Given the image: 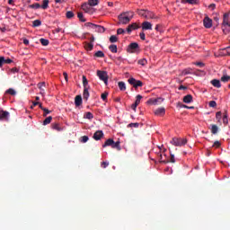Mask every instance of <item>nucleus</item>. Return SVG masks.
Listing matches in <instances>:
<instances>
[{
    "instance_id": "16",
    "label": "nucleus",
    "mask_w": 230,
    "mask_h": 230,
    "mask_svg": "<svg viewBox=\"0 0 230 230\" xmlns=\"http://www.w3.org/2000/svg\"><path fill=\"white\" fill-rule=\"evenodd\" d=\"M142 30L145 31L146 30H152V23L149 22H142Z\"/></svg>"
},
{
    "instance_id": "56",
    "label": "nucleus",
    "mask_w": 230,
    "mask_h": 230,
    "mask_svg": "<svg viewBox=\"0 0 230 230\" xmlns=\"http://www.w3.org/2000/svg\"><path fill=\"white\" fill-rule=\"evenodd\" d=\"M4 64V58H0V67H3V65Z\"/></svg>"
},
{
    "instance_id": "2",
    "label": "nucleus",
    "mask_w": 230,
    "mask_h": 230,
    "mask_svg": "<svg viewBox=\"0 0 230 230\" xmlns=\"http://www.w3.org/2000/svg\"><path fill=\"white\" fill-rule=\"evenodd\" d=\"M230 13H226L223 18L222 30L225 35L230 33V22H229Z\"/></svg>"
},
{
    "instance_id": "33",
    "label": "nucleus",
    "mask_w": 230,
    "mask_h": 230,
    "mask_svg": "<svg viewBox=\"0 0 230 230\" xmlns=\"http://www.w3.org/2000/svg\"><path fill=\"white\" fill-rule=\"evenodd\" d=\"M211 132H212V134H217V132H218V126L217 125H212L211 126Z\"/></svg>"
},
{
    "instance_id": "23",
    "label": "nucleus",
    "mask_w": 230,
    "mask_h": 230,
    "mask_svg": "<svg viewBox=\"0 0 230 230\" xmlns=\"http://www.w3.org/2000/svg\"><path fill=\"white\" fill-rule=\"evenodd\" d=\"M52 128L53 130H58V132H61V130H64V128H62V127H60V124L58 123L52 124Z\"/></svg>"
},
{
    "instance_id": "55",
    "label": "nucleus",
    "mask_w": 230,
    "mask_h": 230,
    "mask_svg": "<svg viewBox=\"0 0 230 230\" xmlns=\"http://www.w3.org/2000/svg\"><path fill=\"white\" fill-rule=\"evenodd\" d=\"M43 111L45 112L44 116H48V114H51V111L48 110L47 108L43 109Z\"/></svg>"
},
{
    "instance_id": "21",
    "label": "nucleus",
    "mask_w": 230,
    "mask_h": 230,
    "mask_svg": "<svg viewBox=\"0 0 230 230\" xmlns=\"http://www.w3.org/2000/svg\"><path fill=\"white\" fill-rule=\"evenodd\" d=\"M75 104L76 105V107H80V105L82 104V96L81 95L75 96Z\"/></svg>"
},
{
    "instance_id": "48",
    "label": "nucleus",
    "mask_w": 230,
    "mask_h": 230,
    "mask_svg": "<svg viewBox=\"0 0 230 230\" xmlns=\"http://www.w3.org/2000/svg\"><path fill=\"white\" fill-rule=\"evenodd\" d=\"M220 141H215L213 144L214 148H220Z\"/></svg>"
},
{
    "instance_id": "36",
    "label": "nucleus",
    "mask_w": 230,
    "mask_h": 230,
    "mask_svg": "<svg viewBox=\"0 0 230 230\" xmlns=\"http://www.w3.org/2000/svg\"><path fill=\"white\" fill-rule=\"evenodd\" d=\"M29 8H32L33 10H39V8H40V5L39 3H36L29 5Z\"/></svg>"
},
{
    "instance_id": "20",
    "label": "nucleus",
    "mask_w": 230,
    "mask_h": 230,
    "mask_svg": "<svg viewBox=\"0 0 230 230\" xmlns=\"http://www.w3.org/2000/svg\"><path fill=\"white\" fill-rule=\"evenodd\" d=\"M118 85H119V91H127V84H125V82L120 81L118 83Z\"/></svg>"
},
{
    "instance_id": "45",
    "label": "nucleus",
    "mask_w": 230,
    "mask_h": 230,
    "mask_svg": "<svg viewBox=\"0 0 230 230\" xmlns=\"http://www.w3.org/2000/svg\"><path fill=\"white\" fill-rule=\"evenodd\" d=\"M77 17L79 21H81L82 22H85V18H84V13H78Z\"/></svg>"
},
{
    "instance_id": "54",
    "label": "nucleus",
    "mask_w": 230,
    "mask_h": 230,
    "mask_svg": "<svg viewBox=\"0 0 230 230\" xmlns=\"http://www.w3.org/2000/svg\"><path fill=\"white\" fill-rule=\"evenodd\" d=\"M223 51H226V53H224V55H230V47L224 49Z\"/></svg>"
},
{
    "instance_id": "59",
    "label": "nucleus",
    "mask_w": 230,
    "mask_h": 230,
    "mask_svg": "<svg viewBox=\"0 0 230 230\" xmlns=\"http://www.w3.org/2000/svg\"><path fill=\"white\" fill-rule=\"evenodd\" d=\"M186 89H188V87L184 86V85H181L179 86V91H186Z\"/></svg>"
},
{
    "instance_id": "11",
    "label": "nucleus",
    "mask_w": 230,
    "mask_h": 230,
    "mask_svg": "<svg viewBox=\"0 0 230 230\" xmlns=\"http://www.w3.org/2000/svg\"><path fill=\"white\" fill-rule=\"evenodd\" d=\"M82 10H84V12H85L86 13H93L94 12V10L93 9V7L91 6V4H89V3H84L82 4L81 6Z\"/></svg>"
},
{
    "instance_id": "50",
    "label": "nucleus",
    "mask_w": 230,
    "mask_h": 230,
    "mask_svg": "<svg viewBox=\"0 0 230 230\" xmlns=\"http://www.w3.org/2000/svg\"><path fill=\"white\" fill-rule=\"evenodd\" d=\"M123 33H125V30L122 28H119L117 30V34L118 35H123Z\"/></svg>"
},
{
    "instance_id": "42",
    "label": "nucleus",
    "mask_w": 230,
    "mask_h": 230,
    "mask_svg": "<svg viewBox=\"0 0 230 230\" xmlns=\"http://www.w3.org/2000/svg\"><path fill=\"white\" fill-rule=\"evenodd\" d=\"M40 42H41L42 46H48L49 44V40L43 38L40 40Z\"/></svg>"
},
{
    "instance_id": "6",
    "label": "nucleus",
    "mask_w": 230,
    "mask_h": 230,
    "mask_svg": "<svg viewBox=\"0 0 230 230\" xmlns=\"http://www.w3.org/2000/svg\"><path fill=\"white\" fill-rule=\"evenodd\" d=\"M97 76L100 78V80L104 82L105 85H107V84H109V75L107 74V72L98 70Z\"/></svg>"
},
{
    "instance_id": "62",
    "label": "nucleus",
    "mask_w": 230,
    "mask_h": 230,
    "mask_svg": "<svg viewBox=\"0 0 230 230\" xmlns=\"http://www.w3.org/2000/svg\"><path fill=\"white\" fill-rule=\"evenodd\" d=\"M45 86H46V83H40V84H39L40 89H42V88L45 87Z\"/></svg>"
},
{
    "instance_id": "26",
    "label": "nucleus",
    "mask_w": 230,
    "mask_h": 230,
    "mask_svg": "<svg viewBox=\"0 0 230 230\" xmlns=\"http://www.w3.org/2000/svg\"><path fill=\"white\" fill-rule=\"evenodd\" d=\"M94 57H96L97 58H103V57H105V53H103V51L102 50H98L97 52H95Z\"/></svg>"
},
{
    "instance_id": "38",
    "label": "nucleus",
    "mask_w": 230,
    "mask_h": 230,
    "mask_svg": "<svg viewBox=\"0 0 230 230\" xmlns=\"http://www.w3.org/2000/svg\"><path fill=\"white\" fill-rule=\"evenodd\" d=\"M66 19H73V17H75V13H73L72 11H68L66 12Z\"/></svg>"
},
{
    "instance_id": "9",
    "label": "nucleus",
    "mask_w": 230,
    "mask_h": 230,
    "mask_svg": "<svg viewBox=\"0 0 230 230\" xmlns=\"http://www.w3.org/2000/svg\"><path fill=\"white\" fill-rule=\"evenodd\" d=\"M203 26L207 29L212 28L213 27V20L209 18V16H206L203 19Z\"/></svg>"
},
{
    "instance_id": "17",
    "label": "nucleus",
    "mask_w": 230,
    "mask_h": 230,
    "mask_svg": "<svg viewBox=\"0 0 230 230\" xmlns=\"http://www.w3.org/2000/svg\"><path fill=\"white\" fill-rule=\"evenodd\" d=\"M210 84L214 86L217 87V89H220L222 87V84H220V80L214 79L210 82Z\"/></svg>"
},
{
    "instance_id": "61",
    "label": "nucleus",
    "mask_w": 230,
    "mask_h": 230,
    "mask_svg": "<svg viewBox=\"0 0 230 230\" xmlns=\"http://www.w3.org/2000/svg\"><path fill=\"white\" fill-rule=\"evenodd\" d=\"M195 66H199V67H204V63L197 62V63H195Z\"/></svg>"
},
{
    "instance_id": "57",
    "label": "nucleus",
    "mask_w": 230,
    "mask_h": 230,
    "mask_svg": "<svg viewBox=\"0 0 230 230\" xmlns=\"http://www.w3.org/2000/svg\"><path fill=\"white\" fill-rule=\"evenodd\" d=\"M140 39L141 40H145L146 39L145 32H140Z\"/></svg>"
},
{
    "instance_id": "12",
    "label": "nucleus",
    "mask_w": 230,
    "mask_h": 230,
    "mask_svg": "<svg viewBox=\"0 0 230 230\" xmlns=\"http://www.w3.org/2000/svg\"><path fill=\"white\" fill-rule=\"evenodd\" d=\"M10 118V112L0 111V121H8Z\"/></svg>"
},
{
    "instance_id": "15",
    "label": "nucleus",
    "mask_w": 230,
    "mask_h": 230,
    "mask_svg": "<svg viewBox=\"0 0 230 230\" xmlns=\"http://www.w3.org/2000/svg\"><path fill=\"white\" fill-rule=\"evenodd\" d=\"M102 137H103V131H102V130L96 131L93 134V139H95V141H100V139H102Z\"/></svg>"
},
{
    "instance_id": "18",
    "label": "nucleus",
    "mask_w": 230,
    "mask_h": 230,
    "mask_svg": "<svg viewBox=\"0 0 230 230\" xmlns=\"http://www.w3.org/2000/svg\"><path fill=\"white\" fill-rule=\"evenodd\" d=\"M93 30L97 33H104L105 32V28L103 26H102V25H95Z\"/></svg>"
},
{
    "instance_id": "58",
    "label": "nucleus",
    "mask_w": 230,
    "mask_h": 230,
    "mask_svg": "<svg viewBox=\"0 0 230 230\" xmlns=\"http://www.w3.org/2000/svg\"><path fill=\"white\" fill-rule=\"evenodd\" d=\"M102 168H107V166H109V162H102Z\"/></svg>"
},
{
    "instance_id": "28",
    "label": "nucleus",
    "mask_w": 230,
    "mask_h": 230,
    "mask_svg": "<svg viewBox=\"0 0 230 230\" xmlns=\"http://www.w3.org/2000/svg\"><path fill=\"white\" fill-rule=\"evenodd\" d=\"M84 48H85L86 51H93V48H94V44L93 43H86Z\"/></svg>"
},
{
    "instance_id": "24",
    "label": "nucleus",
    "mask_w": 230,
    "mask_h": 230,
    "mask_svg": "<svg viewBox=\"0 0 230 230\" xmlns=\"http://www.w3.org/2000/svg\"><path fill=\"white\" fill-rule=\"evenodd\" d=\"M89 88H84L83 98L84 100H89Z\"/></svg>"
},
{
    "instance_id": "39",
    "label": "nucleus",
    "mask_w": 230,
    "mask_h": 230,
    "mask_svg": "<svg viewBox=\"0 0 230 230\" xmlns=\"http://www.w3.org/2000/svg\"><path fill=\"white\" fill-rule=\"evenodd\" d=\"M223 123L224 125H227V123H229V119H228V117H227V113H225L223 115Z\"/></svg>"
},
{
    "instance_id": "40",
    "label": "nucleus",
    "mask_w": 230,
    "mask_h": 230,
    "mask_svg": "<svg viewBox=\"0 0 230 230\" xmlns=\"http://www.w3.org/2000/svg\"><path fill=\"white\" fill-rule=\"evenodd\" d=\"M229 80H230V76L227 75H224L221 77V82L226 83V82H229Z\"/></svg>"
},
{
    "instance_id": "32",
    "label": "nucleus",
    "mask_w": 230,
    "mask_h": 230,
    "mask_svg": "<svg viewBox=\"0 0 230 230\" xmlns=\"http://www.w3.org/2000/svg\"><path fill=\"white\" fill-rule=\"evenodd\" d=\"M216 119H217V123H220V121H222V111H217L216 113Z\"/></svg>"
},
{
    "instance_id": "5",
    "label": "nucleus",
    "mask_w": 230,
    "mask_h": 230,
    "mask_svg": "<svg viewBox=\"0 0 230 230\" xmlns=\"http://www.w3.org/2000/svg\"><path fill=\"white\" fill-rule=\"evenodd\" d=\"M188 143L187 138H179V137H174L171 141V145H173V146H184Z\"/></svg>"
},
{
    "instance_id": "34",
    "label": "nucleus",
    "mask_w": 230,
    "mask_h": 230,
    "mask_svg": "<svg viewBox=\"0 0 230 230\" xmlns=\"http://www.w3.org/2000/svg\"><path fill=\"white\" fill-rule=\"evenodd\" d=\"M41 24H42V22H40V20H35V21L32 22L33 28H37V27L40 26Z\"/></svg>"
},
{
    "instance_id": "19",
    "label": "nucleus",
    "mask_w": 230,
    "mask_h": 230,
    "mask_svg": "<svg viewBox=\"0 0 230 230\" xmlns=\"http://www.w3.org/2000/svg\"><path fill=\"white\" fill-rule=\"evenodd\" d=\"M191 102H193V96H191V94H188L183 97L184 103H191Z\"/></svg>"
},
{
    "instance_id": "3",
    "label": "nucleus",
    "mask_w": 230,
    "mask_h": 230,
    "mask_svg": "<svg viewBox=\"0 0 230 230\" xmlns=\"http://www.w3.org/2000/svg\"><path fill=\"white\" fill-rule=\"evenodd\" d=\"M120 143L121 142L119 141L114 142L113 139L109 138L108 140L105 141L102 146L103 148H105V146H111V148H117V150H121V146H119Z\"/></svg>"
},
{
    "instance_id": "53",
    "label": "nucleus",
    "mask_w": 230,
    "mask_h": 230,
    "mask_svg": "<svg viewBox=\"0 0 230 230\" xmlns=\"http://www.w3.org/2000/svg\"><path fill=\"white\" fill-rule=\"evenodd\" d=\"M217 8V4H209L208 5V10H215Z\"/></svg>"
},
{
    "instance_id": "37",
    "label": "nucleus",
    "mask_w": 230,
    "mask_h": 230,
    "mask_svg": "<svg viewBox=\"0 0 230 230\" xmlns=\"http://www.w3.org/2000/svg\"><path fill=\"white\" fill-rule=\"evenodd\" d=\"M110 50L111 51V53H118V46L111 45L110 46Z\"/></svg>"
},
{
    "instance_id": "46",
    "label": "nucleus",
    "mask_w": 230,
    "mask_h": 230,
    "mask_svg": "<svg viewBox=\"0 0 230 230\" xmlns=\"http://www.w3.org/2000/svg\"><path fill=\"white\" fill-rule=\"evenodd\" d=\"M86 26L87 28H91V30H94V28H96V24L91 22H87Z\"/></svg>"
},
{
    "instance_id": "27",
    "label": "nucleus",
    "mask_w": 230,
    "mask_h": 230,
    "mask_svg": "<svg viewBox=\"0 0 230 230\" xmlns=\"http://www.w3.org/2000/svg\"><path fill=\"white\" fill-rule=\"evenodd\" d=\"M49 6V0H44L42 5H40V8L43 10H47Z\"/></svg>"
},
{
    "instance_id": "63",
    "label": "nucleus",
    "mask_w": 230,
    "mask_h": 230,
    "mask_svg": "<svg viewBox=\"0 0 230 230\" xmlns=\"http://www.w3.org/2000/svg\"><path fill=\"white\" fill-rule=\"evenodd\" d=\"M171 163H175V155H171Z\"/></svg>"
},
{
    "instance_id": "1",
    "label": "nucleus",
    "mask_w": 230,
    "mask_h": 230,
    "mask_svg": "<svg viewBox=\"0 0 230 230\" xmlns=\"http://www.w3.org/2000/svg\"><path fill=\"white\" fill-rule=\"evenodd\" d=\"M134 17L133 12L122 13L119 15V24H128Z\"/></svg>"
},
{
    "instance_id": "47",
    "label": "nucleus",
    "mask_w": 230,
    "mask_h": 230,
    "mask_svg": "<svg viewBox=\"0 0 230 230\" xmlns=\"http://www.w3.org/2000/svg\"><path fill=\"white\" fill-rule=\"evenodd\" d=\"M107 96H109V93L105 92L102 93L101 98L103 100V102H105V100H107Z\"/></svg>"
},
{
    "instance_id": "44",
    "label": "nucleus",
    "mask_w": 230,
    "mask_h": 230,
    "mask_svg": "<svg viewBox=\"0 0 230 230\" xmlns=\"http://www.w3.org/2000/svg\"><path fill=\"white\" fill-rule=\"evenodd\" d=\"M141 100H143V96H141V95H137V99H136V102H135V103L137 104V105H139V103H141Z\"/></svg>"
},
{
    "instance_id": "64",
    "label": "nucleus",
    "mask_w": 230,
    "mask_h": 230,
    "mask_svg": "<svg viewBox=\"0 0 230 230\" xmlns=\"http://www.w3.org/2000/svg\"><path fill=\"white\" fill-rule=\"evenodd\" d=\"M4 64H12V59L10 58L4 59Z\"/></svg>"
},
{
    "instance_id": "60",
    "label": "nucleus",
    "mask_w": 230,
    "mask_h": 230,
    "mask_svg": "<svg viewBox=\"0 0 230 230\" xmlns=\"http://www.w3.org/2000/svg\"><path fill=\"white\" fill-rule=\"evenodd\" d=\"M137 105H138V104H137V103L135 102L134 104L131 105V109H132L133 111H136V109H137Z\"/></svg>"
},
{
    "instance_id": "8",
    "label": "nucleus",
    "mask_w": 230,
    "mask_h": 230,
    "mask_svg": "<svg viewBox=\"0 0 230 230\" xmlns=\"http://www.w3.org/2000/svg\"><path fill=\"white\" fill-rule=\"evenodd\" d=\"M137 49H139V44L137 42L131 43L128 47V53H137Z\"/></svg>"
},
{
    "instance_id": "25",
    "label": "nucleus",
    "mask_w": 230,
    "mask_h": 230,
    "mask_svg": "<svg viewBox=\"0 0 230 230\" xmlns=\"http://www.w3.org/2000/svg\"><path fill=\"white\" fill-rule=\"evenodd\" d=\"M90 6H98L100 4V0H88Z\"/></svg>"
},
{
    "instance_id": "49",
    "label": "nucleus",
    "mask_w": 230,
    "mask_h": 230,
    "mask_svg": "<svg viewBox=\"0 0 230 230\" xmlns=\"http://www.w3.org/2000/svg\"><path fill=\"white\" fill-rule=\"evenodd\" d=\"M82 143H87L89 141V137L84 136L81 139Z\"/></svg>"
},
{
    "instance_id": "14",
    "label": "nucleus",
    "mask_w": 230,
    "mask_h": 230,
    "mask_svg": "<svg viewBox=\"0 0 230 230\" xmlns=\"http://www.w3.org/2000/svg\"><path fill=\"white\" fill-rule=\"evenodd\" d=\"M133 30H139V25L137 22L131 23L128 26V33H132Z\"/></svg>"
},
{
    "instance_id": "7",
    "label": "nucleus",
    "mask_w": 230,
    "mask_h": 230,
    "mask_svg": "<svg viewBox=\"0 0 230 230\" xmlns=\"http://www.w3.org/2000/svg\"><path fill=\"white\" fill-rule=\"evenodd\" d=\"M128 84H130V85H133V87L137 88V87H143V82L139 81V80H136V78H129L128 80Z\"/></svg>"
},
{
    "instance_id": "41",
    "label": "nucleus",
    "mask_w": 230,
    "mask_h": 230,
    "mask_svg": "<svg viewBox=\"0 0 230 230\" xmlns=\"http://www.w3.org/2000/svg\"><path fill=\"white\" fill-rule=\"evenodd\" d=\"M51 119H53L51 116L46 118L45 121H43V125H49V123H51Z\"/></svg>"
},
{
    "instance_id": "52",
    "label": "nucleus",
    "mask_w": 230,
    "mask_h": 230,
    "mask_svg": "<svg viewBox=\"0 0 230 230\" xmlns=\"http://www.w3.org/2000/svg\"><path fill=\"white\" fill-rule=\"evenodd\" d=\"M128 127H134L135 128H137V127H139V123L136 122V123H130L128 124Z\"/></svg>"
},
{
    "instance_id": "29",
    "label": "nucleus",
    "mask_w": 230,
    "mask_h": 230,
    "mask_svg": "<svg viewBox=\"0 0 230 230\" xmlns=\"http://www.w3.org/2000/svg\"><path fill=\"white\" fill-rule=\"evenodd\" d=\"M182 3H188L189 4H199V0H183Z\"/></svg>"
},
{
    "instance_id": "51",
    "label": "nucleus",
    "mask_w": 230,
    "mask_h": 230,
    "mask_svg": "<svg viewBox=\"0 0 230 230\" xmlns=\"http://www.w3.org/2000/svg\"><path fill=\"white\" fill-rule=\"evenodd\" d=\"M208 105H209V107L215 108V107H217V102L211 101V102H209Z\"/></svg>"
},
{
    "instance_id": "13",
    "label": "nucleus",
    "mask_w": 230,
    "mask_h": 230,
    "mask_svg": "<svg viewBox=\"0 0 230 230\" xmlns=\"http://www.w3.org/2000/svg\"><path fill=\"white\" fill-rule=\"evenodd\" d=\"M155 116H164L166 114V109L164 107L157 108L156 110L154 111Z\"/></svg>"
},
{
    "instance_id": "31",
    "label": "nucleus",
    "mask_w": 230,
    "mask_h": 230,
    "mask_svg": "<svg viewBox=\"0 0 230 230\" xmlns=\"http://www.w3.org/2000/svg\"><path fill=\"white\" fill-rule=\"evenodd\" d=\"M7 94H11V96H15L17 94V92L13 88H9L6 90Z\"/></svg>"
},
{
    "instance_id": "10",
    "label": "nucleus",
    "mask_w": 230,
    "mask_h": 230,
    "mask_svg": "<svg viewBox=\"0 0 230 230\" xmlns=\"http://www.w3.org/2000/svg\"><path fill=\"white\" fill-rule=\"evenodd\" d=\"M163 102H164V98L158 97L156 99H150L147 102V103H149L150 105H161V103H163Z\"/></svg>"
},
{
    "instance_id": "22",
    "label": "nucleus",
    "mask_w": 230,
    "mask_h": 230,
    "mask_svg": "<svg viewBox=\"0 0 230 230\" xmlns=\"http://www.w3.org/2000/svg\"><path fill=\"white\" fill-rule=\"evenodd\" d=\"M83 86L84 89H90L89 81H87V77H85V75H83Z\"/></svg>"
},
{
    "instance_id": "4",
    "label": "nucleus",
    "mask_w": 230,
    "mask_h": 230,
    "mask_svg": "<svg viewBox=\"0 0 230 230\" xmlns=\"http://www.w3.org/2000/svg\"><path fill=\"white\" fill-rule=\"evenodd\" d=\"M137 13L141 17H145V19H157L156 15L151 11L138 10Z\"/></svg>"
},
{
    "instance_id": "30",
    "label": "nucleus",
    "mask_w": 230,
    "mask_h": 230,
    "mask_svg": "<svg viewBox=\"0 0 230 230\" xmlns=\"http://www.w3.org/2000/svg\"><path fill=\"white\" fill-rule=\"evenodd\" d=\"M84 119H93V118H94V116L93 115V113L88 111V112L84 113Z\"/></svg>"
},
{
    "instance_id": "43",
    "label": "nucleus",
    "mask_w": 230,
    "mask_h": 230,
    "mask_svg": "<svg viewBox=\"0 0 230 230\" xmlns=\"http://www.w3.org/2000/svg\"><path fill=\"white\" fill-rule=\"evenodd\" d=\"M110 42H111V43L118 42V37L116 35L111 36Z\"/></svg>"
},
{
    "instance_id": "35",
    "label": "nucleus",
    "mask_w": 230,
    "mask_h": 230,
    "mask_svg": "<svg viewBox=\"0 0 230 230\" xmlns=\"http://www.w3.org/2000/svg\"><path fill=\"white\" fill-rule=\"evenodd\" d=\"M138 64L139 66H146V64H148V60H146V58L139 59Z\"/></svg>"
}]
</instances>
